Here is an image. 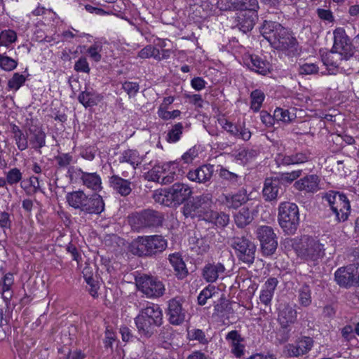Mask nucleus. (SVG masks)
I'll list each match as a JSON object with an SVG mask.
<instances>
[{
    "label": "nucleus",
    "mask_w": 359,
    "mask_h": 359,
    "mask_svg": "<svg viewBox=\"0 0 359 359\" xmlns=\"http://www.w3.org/2000/svg\"><path fill=\"white\" fill-rule=\"evenodd\" d=\"M67 204L76 210L84 214H100L104 210L102 196L94 194L87 195L83 191H74L66 194Z\"/></svg>",
    "instance_id": "1"
},
{
    "label": "nucleus",
    "mask_w": 359,
    "mask_h": 359,
    "mask_svg": "<svg viewBox=\"0 0 359 359\" xmlns=\"http://www.w3.org/2000/svg\"><path fill=\"white\" fill-rule=\"evenodd\" d=\"M260 32L277 49L288 50L294 47L297 43L296 39L292 36L290 32L276 22L265 20Z\"/></svg>",
    "instance_id": "2"
},
{
    "label": "nucleus",
    "mask_w": 359,
    "mask_h": 359,
    "mask_svg": "<svg viewBox=\"0 0 359 359\" xmlns=\"http://www.w3.org/2000/svg\"><path fill=\"white\" fill-rule=\"evenodd\" d=\"M135 322L141 334L150 337L156 327L163 323V313L158 304H150L142 309L135 318Z\"/></svg>",
    "instance_id": "3"
},
{
    "label": "nucleus",
    "mask_w": 359,
    "mask_h": 359,
    "mask_svg": "<svg viewBox=\"0 0 359 359\" xmlns=\"http://www.w3.org/2000/svg\"><path fill=\"white\" fill-rule=\"evenodd\" d=\"M191 195L192 189L188 184L177 182L168 189L156 191L154 194V198L160 204L172 207L182 204Z\"/></svg>",
    "instance_id": "4"
},
{
    "label": "nucleus",
    "mask_w": 359,
    "mask_h": 359,
    "mask_svg": "<svg viewBox=\"0 0 359 359\" xmlns=\"http://www.w3.org/2000/svg\"><path fill=\"white\" fill-rule=\"evenodd\" d=\"M167 248V241L160 235L137 236L130 245V252L139 257H150Z\"/></svg>",
    "instance_id": "5"
},
{
    "label": "nucleus",
    "mask_w": 359,
    "mask_h": 359,
    "mask_svg": "<svg viewBox=\"0 0 359 359\" xmlns=\"http://www.w3.org/2000/svg\"><path fill=\"white\" fill-rule=\"evenodd\" d=\"M297 255L306 261L315 262L324 255V245L319 240L304 235L300 238L292 239L289 241Z\"/></svg>",
    "instance_id": "6"
},
{
    "label": "nucleus",
    "mask_w": 359,
    "mask_h": 359,
    "mask_svg": "<svg viewBox=\"0 0 359 359\" xmlns=\"http://www.w3.org/2000/svg\"><path fill=\"white\" fill-rule=\"evenodd\" d=\"M323 202H325L335 215L339 222L346 221L350 214L351 205L346 196L339 191L330 190L321 194Z\"/></svg>",
    "instance_id": "7"
},
{
    "label": "nucleus",
    "mask_w": 359,
    "mask_h": 359,
    "mask_svg": "<svg viewBox=\"0 0 359 359\" xmlns=\"http://www.w3.org/2000/svg\"><path fill=\"white\" fill-rule=\"evenodd\" d=\"M128 221L133 230L140 231L161 226L163 216L156 210L147 209L131 214L128 216Z\"/></svg>",
    "instance_id": "8"
},
{
    "label": "nucleus",
    "mask_w": 359,
    "mask_h": 359,
    "mask_svg": "<svg viewBox=\"0 0 359 359\" xmlns=\"http://www.w3.org/2000/svg\"><path fill=\"white\" fill-rule=\"evenodd\" d=\"M278 223L287 234H294L299 224L298 206L290 202H282L278 207Z\"/></svg>",
    "instance_id": "9"
},
{
    "label": "nucleus",
    "mask_w": 359,
    "mask_h": 359,
    "mask_svg": "<svg viewBox=\"0 0 359 359\" xmlns=\"http://www.w3.org/2000/svg\"><path fill=\"white\" fill-rule=\"evenodd\" d=\"M231 246L239 261L248 265L254 262L257 246L251 240L245 236L233 237L231 241Z\"/></svg>",
    "instance_id": "10"
},
{
    "label": "nucleus",
    "mask_w": 359,
    "mask_h": 359,
    "mask_svg": "<svg viewBox=\"0 0 359 359\" xmlns=\"http://www.w3.org/2000/svg\"><path fill=\"white\" fill-rule=\"evenodd\" d=\"M136 286L140 292L148 298H157L165 293V285L157 278L143 275L135 278Z\"/></svg>",
    "instance_id": "11"
},
{
    "label": "nucleus",
    "mask_w": 359,
    "mask_h": 359,
    "mask_svg": "<svg viewBox=\"0 0 359 359\" xmlns=\"http://www.w3.org/2000/svg\"><path fill=\"white\" fill-rule=\"evenodd\" d=\"M256 237L260 243L261 251L264 256H271L278 247L277 236L273 228L266 225L259 226L255 230Z\"/></svg>",
    "instance_id": "12"
},
{
    "label": "nucleus",
    "mask_w": 359,
    "mask_h": 359,
    "mask_svg": "<svg viewBox=\"0 0 359 359\" xmlns=\"http://www.w3.org/2000/svg\"><path fill=\"white\" fill-rule=\"evenodd\" d=\"M297 312L289 304H281L278 308V321L281 327L279 334L280 341L285 342L290 338V330L287 329L297 321Z\"/></svg>",
    "instance_id": "13"
},
{
    "label": "nucleus",
    "mask_w": 359,
    "mask_h": 359,
    "mask_svg": "<svg viewBox=\"0 0 359 359\" xmlns=\"http://www.w3.org/2000/svg\"><path fill=\"white\" fill-rule=\"evenodd\" d=\"M333 35L332 49L342 54L346 61L349 60L354 54V48L344 29L342 27L335 29Z\"/></svg>",
    "instance_id": "14"
},
{
    "label": "nucleus",
    "mask_w": 359,
    "mask_h": 359,
    "mask_svg": "<svg viewBox=\"0 0 359 359\" xmlns=\"http://www.w3.org/2000/svg\"><path fill=\"white\" fill-rule=\"evenodd\" d=\"M143 157L135 149H127L121 153L118 161L121 164L128 163L131 166L130 171L123 170L121 175L124 177H133L137 168L142 163Z\"/></svg>",
    "instance_id": "15"
},
{
    "label": "nucleus",
    "mask_w": 359,
    "mask_h": 359,
    "mask_svg": "<svg viewBox=\"0 0 359 359\" xmlns=\"http://www.w3.org/2000/svg\"><path fill=\"white\" fill-rule=\"evenodd\" d=\"M313 346V340L309 337H300L294 343L285 346L284 352L288 357H299L307 353Z\"/></svg>",
    "instance_id": "16"
},
{
    "label": "nucleus",
    "mask_w": 359,
    "mask_h": 359,
    "mask_svg": "<svg viewBox=\"0 0 359 359\" xmlns=\"http://www.w3.org/2000/svg\"><path fill=\"white\" fill-rule=\"evenodd\" d=\"M249 200L245 189H241L233 194H222L219 197V202L228 208L237 209Z\"/></svg>",
    "instance_id": "17"
},
{
    "label": "nucleus",
    "mask_w": 359,
    "mask_h": 359,
    "mask_svg": "<svg viewBox=\"0 0 359 359\" xmlns=\"http://www.w3.org/2000/svg\"><path fill=\"white\" fill-rule=\"evenodd\" d=\"M295 189L305 194H315L320 190V178L316 174L306 175L294 184Z\"/></svg>",
    "instance_id": "18"
},
{
    "label": "nucleus",
    "mask_w": 359,
    "mask_h": 359,
    "mask_svg": "<svg viewBox=\"0 0 359 359\" xmlns=\"http://www.w3.org/2000/svg\"><path fill=\"white\" fill-rule=\"evenodd\" d=\"M167 315L172 325H179L183 323L186 318V311L182 308V299L173 298L168 302Z\"/></svg>",
    "instance_id": "19"
},
{
    "label": "nucleus",
    "mask_w": 359,
    "mask_h": 359,
    "mask_svg": "<svg viewBox=\"0 0 359 359\" xmlns=\"http://www.w3.org/2000/svg\"><path fill=\"white\" fill-rule=\"evenodd\" d=\"M74 173L79 177L82 184L88 189L95 191H100L102 189L101 177L97 172H87L81 168H76Z\"/></svg>",
    "instance_id": "20"
},
{
    "label": "nucleus",
    "mask_w": 359,
    "mask_h": 359,
    "mask_svg": "<svg viewBox=\"0 0 359 359\" xmlns=\"http://www.w3.org/2000/svg\"><path fill=\"white\" fill-rule=\"evenodd\" d=\"M214 173V166L205 164L188 172L187 178L194 182L205 184L210 181Z\"/></svg>",
    "instance_id": "21"
},
{
    "label": "nucleus",
    "mask_w": 359,
    "mask_h": 359,
    "mask_svg": "<svg viewBox=\"0 0 359 359\" xmlns=\"http://www.w3.org/2000/svg\"><path fill=\"white\" fill-rule=\"evenodd\" d=\"M354 270L355 265L353 264L338 269L334 273V278L337 284L346 287L356 285Z\"/></svg>",
    "instance_id": "22"
},
{
    "label": "nucleus",
    "mask_w": 359,
    "mask_h": 359,
    "mask_svg": "<svg viewBox=\"0 0 359 359\" xmlns=\"http://www.w3.org/2000/svg\"><path fill=\"white\" fill-rule=\"evenodd\" d=\"M321 60L330 74H336L341 62L346 61L342 54H339L332 48L330 51L322 54Z\"/></svg>",
    "instance_id": "23"
},
{
    "label": "nucleus",
    "mask_w": 359,
    "mask_h": 359,
    "mask_svg": "<svg viewBox=\"0 0 359 359\" xmlns=\"http://www.w3.org/2000/svg\"><path fill=\"white\" fill-rule=\"evenodd\" d=\"M219 123L224 130L236 138L241 139L244 141H248L251 137V132L245 126L244 124H233V123L226 119L219 121Z\"/></svg>",
    "instance_id": "24"
},
{
    "label": "nucleus",
    "mask_w": 359,
    "mask_h": 359,
    "mask_svg": "<svg viewBox=\"0 0 359 359\" xmlns=\"http://www.w3.org/2000/svg\"><path fill=\"white\" fill-rule=\"evenodd\" d=\"M225 270V266L222 263H208L204 266L202 276L206 282L215 283L219 278L223 277Z\"/></svg>",
    "instance_id": "25"
},
{
    "label": "nucleus",
    "mask_w": 359,
    "mask_h": 359,
    "mask_svg": "<svg viewBox=\"0 0 359 359\" xmlns=\"http://www.w3.org/2000/svg\"><path fill=\"white\" fill-rule=\"evenodd\" d=\"M245 63L250 69L262 75H266L271 67L269 62L256 55H249Z\"/></svg>",
    "instance_id": "26"
},
{
    "label": "nucleus",
    "mask_w": 359,
    "mask_h": 359,
    "mask_svg": "<svg viewBox=\"0 0 359 359\" xmlns=\"http://www.w3.org/2000/svg\"><path fill=\"white\" fill-rule=\"evenodd\" d=\"M278 283V280L276 278L271 277L262 285L259 294V301L266 306H271Z\"/></svg>",
    "instance_id": "27"
},
{
    "label": "nucleus",
    "mask_w": 359,
    "mask_h": 359,
    "mask_svg": "<svg viewBox=\"0 0 359 359\" xmlns=\"http://www.w3.org/2000/svg\"><path fill=\"white\" fill-rule=\"evenodd\" d=\"M281 191L280 182L278 179L266 178L265 180L262 193L266 201H276Z\"/></svg>",
    "instance_id": "28"
},
{
    "label": "nucleus",
    "mask_w": 359,
    "mask_h": 359,
    "mask_svg": "<svg viewBox=\"0 0 359 359\" xmlns=\"http://www.w3.org/2000/svg\"><path fill=\"white\" fill-rule=\"evenodd\" d=\"M231 346V353L236 357H241L244 353V345L242 344L243 338L237 330H231L225 337Z\"/></svg>",
    "instance_id": "29"
},
{
    "label": "nucleus",
    "mask_w": 359,
    "mask_h": 359,
    "mask_svg": "<svg viewBox=\"0 0 359 359\" xmlns=\"http://www.w3.org/2000/svg\"><path fill=\"white\" fill-rule=\"evenodd\" d=\"M46 137V133L39 127L28 129V142L32 148L35 150L38 151L45 147Z\"/></svg>",
    "instance_id": "30"
},
{
    "label": "nucleus",
    "mask_w": 359,
    "mask_h": 359,
    "mask_svg": "<svg viewBox=\"0 0 359 359\" xmlns=\"http://www.w3.org/2000/svg\"><path fill=\"white\" fill-rule=\"evenodd\" d=\"M109 183L110 187L121 196H126L129 195L132 191L130 181L123 179L117 175H114L110 177Z\"/></svg>",
    "instance_id": "31"
},
{
    "label": "nucleus",
    "mask_w": 359,
    "mask_h": 359,
    "mask_svg": "<svg viewBox=\"0 0 359 359\" xmlns=\"http://www.w3.org/2000/svg\"><path fill=\"white\" fill-rule=\"evenodd\" d=\"M13 284L14 277L11 273H6L4 278L0 280V294L6 304L12 299Z\"/></svg>",
    "instance_id": "32"
},
{
    "label": "nucleus",
    "mask_w": 359,
    "mask_h": 359,
    "mask_svg": "<svg viewBox=\"0 0 359 359\" xmlns=\"http://www.w3.org/2000/svg\"><path fill=\"white\" fill-rule=\"evenodd\" d=\"M11 131L18 149L21 151L26 150L29 147L28 131L25 133L19 126L15 124L11 125Z\"/></svg>",
    "instance_id": "33"
},
{
    "label": "nucleus",
    "mask_w": 359,
    "mask_h": 359,
    "mask_svg": "<svg viewBox=\"0 0 359 359\" xmlns=\"http://www.w3.org/2000/svg\"><path fill=\"white\" fill-rule=\"evenodd\" d=\"M204 219L219 228L225 227L229 222V215L228 214L213 210L205 212Z\"/></svg>",
    "instance_id": "34"
},
{
    "label": "nucleus",
    "mask_w": 359,
    "mask_h": 359,
    "mask_svg": "<svg viewBox=\"0 0 359 359\" xmlns=\"http://www.w3.org/2000/svg\"><path fill=\"white\" fill-rule=\"evenodd\" d=\"M257 19V12H245L238 17L239 29L244 33L250 32L254 27Z\"/></svg>",
    "instance_id": "35"
},
{
    "label": "nucleus",
    "mask_w": 359,
    "mask_h": 359,
    "mask_svg": "<svg viewBox=\"0 0 359 359\" xmlns=\"http://www.w3.org/2000/svg\"><path fill=\"white\" fill-rule=\"evenodd\" d=\"M172 166L175 168V162L155 165L148 172L150 180L154 182H161V183H162V177L165 176L166 171H170Z\"/></svg>",
    "instance_id": "36"
},
{
    "label": "nucleus",
    "mask_w": 359,
    "mask_h": 359,
    "mask_svg": "<svg viewBox=\"0 0 359 359\" xmlns=\"http://www.w3.org/2000/svg\"><path fill=\"white\" fill-rule=\"evenodd\" d=\"M169 261L174 269L175 275L180 279L184 278L188 274L186 264L179 253L170 255Z\"/></svg>",
    "instance_id": "37"
},
{
    "label": "nucleus",
    "mask_w": 359,
    "mask_h": 359,
    "mask_svg": "<svg viewBox=\"0 0 359 359\" xmlns=\"http://www.w3.org/2000/svg\"><path fill=\"white\" fill-rule=\"evenodd\" d=\"M78 100L85 107H88L97 104L101 97L95 90L86 89L79 94Z\"/></svg>",
    "instance_id": "38"
},
{
    "label": "nucleus",
    "mask_w": 359,
    "mask_h": 359,
    "mask_svg": "<svg viewBox=\"0 0 359 359\" xmlns=\"http://www.w3.org/2000/svg\"><path fill=\"white\" fill-rule=\"evenodd\" d=\"M253 219V217L248 208H241L234 216V221L236 226L239 228H243L248 225Z\"/></svg>",
    "instance_id": "39"
},
{
    "label": "nucleus",
    "mask_w": 359,
    "mask_h": 359,
    "mask_svg": "<svg viewBox=\"0 0 359 359\" xmlns=\"http://www.w3.org/2000/svg\"><path fill=\"white\" fill-rule=\"evenodd\" d=\"M209 4L212 5L210 8V13L212 14L217 13V9L219 11L233 10L231 0H210L204 3L203 6L208 7Z\"/></svg>",
    "instance_id": "40"
},
{
    "label": "nucleus",
    "mask_w": 359,
    "mask_h": 359,
    "mask_svg": "<svg viewBox=\"0 0 359 359\" xmlns=\"http://www.w3.org/2000/svg\"><path fill=\"white\" fill-rule=\"evenodd\" d=\"M17 33L13 29H5L0 32V48H8L11 45L17 41Z\"/></svg>",
    "instance_id": "41"
},
{
    "label": "nucleus",
    "mask_w": 359,
    "mask_h": 359,
    "mask_svg": "<svg viewBox=\"0 0 359 359\" xmlns=\"http://www.w3.org/2000/svg\"><path fill=\"white\" fill-rule=\"evenodd\" d=\"M298 301L302 306H309L311 304V290L310 287L304 284L298 290Z\"/></svg>",
    "instance_id": "42"
},
{
    "label": "nucleus",
    "mask_w": 359,
    "mask_h": 359,
    "mask_svg": "<svg viewBox=\"0 0 359 359\" xmlns=\"http://www.w3.org/2000/svg\"><path fill=\"white\" fill-rule=\"evenodd\" d=\"M183 129L184 126L182 123H175L172 128L168 130L166 140L169 143H176L180 140Z\"/></svg>",
    "instance_id": "43"
},
{
    "label": "nucleus",
    "mask_w": 359,
    "mask_h": 359,
    "mask_svg": "<svg viewBox=\"0 0 359 359\" xmlns=\"http://www.w3.org/2000/svg\"><path fill=\"white\" fill-rule=\"evenodd\" d=\"M264 93L260 90H255L250 94L251 105L250 108L254 111H258L264 100Z\"/></svg>",
    "instance_id": "44"
},
{
    "label": "nucleus",
    "mask_w": 359,
    "mask_h": 359,
    "mask_svg": "<svg viewBox=\"0 0 359 359\" xmlns=\"http://www.w3.org/2000/svg\"><path fill=\"white\" fill-rule=\"evenodd\" d=\"M22 178V173L18 168H13L10 169L6 174V178H4V181L6 182V185L8 184L9 185L16 184L21 181Z\"/></svg>",
    "instance_id": "45"
},
{
    "label": "nucleus",
    "mask_w": 359,
    "mask_h": 359,
    "mask_svg": "<svg viewBox=\"0 0 359 359\" xmlns=\"http://www.w3.org/2000/svg\"><path fill=\"white\" fill-rule=\"evenodd\" d=\"M212 203V195L210 194H203L196 196L193 200V206L195 209L205 208Z\"/></svg>",
    "instance_id": "46"
},
{
    "label": "nucleus",
    "mask_w": 359,
    "mask_h": 359,
    "mask_svg": "<svg viewBox=\"0 0 359 359\" xmlns=\"http://www.w3.org/2000/svg\"><path fill=\"white\" fill-rule=\"evenodd\" d=\"M18 66V61L12 57L0 53V68L6 72L15 69Z\"/></svg>",
    "instance_id": "47"
},
{
    "label": "nucleus",
    "mask_w": 359,
    "mask_h": 359,
    "mask_svg": "<svg viewBox=\"0 0 359 359\" xmlns=\"http://www.w3.org/2000/svg\"><path fill=\"white\" fill-rule=\"evenodd\" d=\"M273 118L278 121L289 123L295 118V115L288 109L277 108L274 111Z\"/></svg>",
    "instance_id": "48"
},
{
    "label": "nucleus",
    "mask_w": 359,
    "mask_h": 359,
    "mask_svg": "<svg viewBox=\"0 0 359 359\" xmlns=\"http://www.w3.org/2000/svg\"><path fill=\"white\" fill-rule=\"evenodd\" d=\"M138 57L142 59L154 57L160 61L159 49L151 45L146 46L138 53Z\"/></svg>",
    "instance_id": "49"
},
{
    "label": "nucleus",
    "mask_w": 359,
    "mask_h": 359,
    "mask_svg": "<svg viewBox=\"0 0 359 359\" xmlns=\"http://www.w3.org/2000/svg\"><path fill=\"white\" fill-rule=\"evenodd\" d=\"M102 43L100 42H95L88 48L87 53L92 60L98 62L102 60Z\"/></svg>",
    "instance_id": "50"
},
{
    "label": "nucleus",
    "mask_w": 359,
    "mask_h": 359,
    "mask_svg": "<svg viewBox=\"0 0 359 359\" xmlns=\"http://www.w3.org/2000/svg\"><path fill=\"white\" fill-rule=\"evenodd\" d=\"M216 292V287L213 285H208L205 287L198 297V304L201 306L205 305L208 299L212 297Z\"/></svg>",
    "instance_id": "51"
},
{
    "label": "nucleus",
    "mask_w": 359,
    "mask_h": 359,
    "mask_svg": "<svg viewBox=\"0 0 359 359\" xmlns=\"http://www.w3.org/2000/svg\"><path fill=\"white\" fill-rule=\"evenodd\" d=\"M26 78L24 75L15 73L12 78L8 80V88L9 90L17 91L25 82Z\"/></svg>",
    "instance_id": "52"
},
{
    "label": "nucleus",
    "mask_w": 359,
    "mask_h": 359,
    "mask_svg": "<svg viewBox=\"0 0 359 359\" xmlns=\"http://www.w3.org/2000/svg\"><path fill=\"white\" fill-rule=\"evenodd\" d=\"M219 176L222 178L223 180H225L228 182H229L231 184H236L240 179V176L237 175L236 173L230 172L227 169L222 167L219 171Z\"/></svg>",
    "instance_id": "53"
},
{
    "label": "nucleus",
    "mask_w": 359,
    "mask_h": 359,
    "mask_svg": "<svg viewBox=\"0 0 359 359\" xmlns=\"http://www.w3.org/2000/svg\"><path fill=\"white\" fill-rule=\"evenodd\" d=\"M74 70L78 72L89 73L90 68L87 59L85 57H81L74 64Z\"/></svg>",
    "instance_id": "54"
},
{
    "label": "nucleus",
    "mask_w": 359,
    "mask_h": 359,
    "mask_svg": "<svg viewBox=\"0 0 359 359\" xmlns=\"http://www.w3.org/2000/svg\"><path fill=\"white\" fill-rule=\"evenodd\" d=\"M299 73L302 75H310L318 72V67L315 63H304L299 66Z\"/></svg>",
    "instance_id": "55"
},
{
    "label": "nucleus",
    "mask_w": 359,
    "mask_h": 359,
    "mask_svg": "<svg viewBox=\"0 0 359 359\" xmlns=\"http://www.w3.org/2000/svg\"><path fill=\"white\" fill-rule=\"evenodd\" d=\"M122 88L127 93L129 97H134L139 91L140 86L136 82L126 81L123 83Z\"/></svg>",
    "instance_id": "56"
},
{
    "label": "nucleus",
    "mask_w": 359,
    "mask_h": 359,
    "mask_svg": "<svg viewBox=\"0 0 359 359\" xmlns=\"http://www.w3.org/2000/svg\"><path fill=\"white\" fill-rule=\"evenodd\" d=\"M158 116L163 120L174 119L180 116L181 111L178 109L173 110L172 111H168V109H158Z\"/></svg>",
    "instance_id": "57"
},
{
    "label": "nucleus",
    "mask_w": 359,
    "mask_h": 359,
    "mask_svg": "<svg viewBox=\"0 0 359 359\" xmlns=\"http://www.w3.org/2000/svg\"><path fill=\"white\" fill-rule=\"evenodd\" d=\"M258 154L255 149H242L237 154V158L241 161H248L252 160Z\"/></svg>",
    "instance_id": "58"
},
{
    "label": "nucleus",
    "mask_w": 359,
    "mask_h": 359,
    "mask_svg": "<svg viewBox=\"0 0 359 359\" xmlns=\"http://www.w3.org/2000/svg\"><path fill=\"white\" fill-rule=\"evenodd\" d=\"M191 340H198L200 343L205 344L208 343V339L205 337L204 332L199 329L193 330L188 333Z\"/></svg>",
    "instance_id": "59"
},
{
    "label": "nucleus",
    "mask_w": 359,
    "mask_h": 359,
    "mask_svg": "<svg viewBox=\"0 0 359 359\" xmlns=\"http://www.w3.org/2000/svg\"><path fill=\"white\" fill-rule=\"evenodd\" d=\"M259 9V4L257 0H243L242 10L245 12H257Z\"/></svg>",
    "instance_id": "60"
},
{
    "label": "nucleus",
    "mask_w": 359,
    "mask_h": 359,
    "mask_svg": "<svg viewBox=\"0 0 359 359\" xmlns=\"http://www.w3.org/2000/svg\"><path fill=\"white\" fill-rule=\"evenodd\" d=\"M302 175V170H294L290 172H285L282 173L280 175V180L283 182L291 183L294 180H297Z\"/></svg>",
    "instance_id": "61"
},
{
    "label": "nucleus",
    "mask_w": 359,
    "mask_h": 359,
    "mask_svg": "<svg viewBox=\"0 0 359 359\" xmlns=\"http://www.w3.org/2000/svg\"><path fill=\"white\" fill-rule=\"evenodd\" d=\"M57 165L60 167H67L72 161V156L69 154H62L55 157Z\"/></svg>",
    "instance_id": "62"
},
{
    "label": "nucleus",
    "mask_w": 359,
    "mask_h": 359,
    "mask_svg": "<svg viewBox=\"0 0 359 359\" xmlns=\"http://www.w3.org/2000/svg\"><path fill=\"white\" fill-rule=\"evenodd\" d=\"M177 168V164L175 163V168L172 166L170 171H166V174L162 177V184H170L175 180V170Z\"/></svg>",
    "instance_id": "63"
},
{
    "label": "nucleus",
    "mask_w": 359,
    "mask_h": 359,
    "mask_svg": "<svg viewBox=\"0 0 359 359\" xmlns=\"http://www.w3.org/2000/svg\"><path fill=\"white\" fill-rule=\"evenodd\" d=\"M194 248L197 249L196 251L198 254H203L208 250L209 245L203 238H198L196 240V246Z\"/></svg>",
    "instance_id": "64"
}]
</instances>
